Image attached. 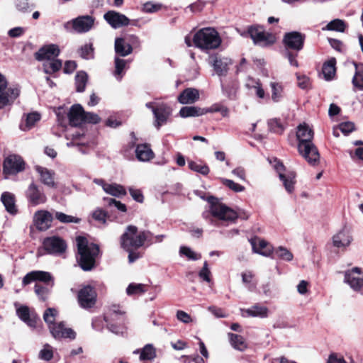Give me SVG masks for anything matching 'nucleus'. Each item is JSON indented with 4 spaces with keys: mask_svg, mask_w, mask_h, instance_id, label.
I'll return each mask as SVG.
<instances>
[{
    "mask_svg": "<svg viewBox=\"0 0 363 363\" xmlns=\"http://www.w3.org/2000/svg\"><path fill=\"white\" fill-rule=\"evenodd\" d=\"M152 243V235L150 231H139L138 228L133 225H128L120 238L121 247L128 252L129 263H133L142 257L141 254L137 252L139 248L145 245L149 246Z\"/></svg>",
    "mask_w": 363,
    "mask_h": 363,
    "instance_id": "f257e3e1",
    "label": "nucleus"
},
{
    "mask_svg": "<svg viewBox=\"0 0 363 363\" xmlns=\"http://www.w3.org/2000/svg\"><path fill=\"white\" fill-rule=\"evenodd\" d=\"M78 263L84 271L91 270L95 264V259L99 252V246L89 243L84 237L79 236L76 239Z\"/></svg>",
    "mask_w": 363,
    "mask_h": 363,
    "instance_id": "f03ea898",
    "label": "nucleus"
},
{
    "mask_svg": "<svg viewBox=\"0 0 363 363\" xmlns=\"http://www.w3.org/2000/svg\"><path fill=\"white\" fill-rule=\"evenodd\" d=\"M208 201L210 206L209 210L204 211L202 214L204 219L213 222L211 218V216H212L219 220L233 222L238 218V214L235 211L220 202L216 198L209 197Z\"/></svg>",
    "mask_w": 363,
    "mask_h": 363,
    "instance_id": "7ed1b4c3",
    "label": "nucleus"
},
{
    "mask_svg": "<svg viewBox=\"0 0 363 363\" xmlns=\"http://www.w3.org/2000/svg\"><path fill=\"white\" fill-rule=\"evenodd\" d=\"M193 42L198 48L209 50L218 48L221 43V38L214 28L208 27L199 30L194 35Z\"/></svg>",
    "mask_w": 363,
    "mask_h": 363,
    "instance_id": "20e7f679",
    "label": "nucleus"
},
{
    "mask_svg": "<svg viewBox=\"0 0 363 363\" xmlns=\"http://www.w3.org/2000/svg\"><path fill=\"white\" fill-rule=\"evenodd\" d=\"M145 106L152 110L155 118L153 125L157 130L167 123L168 118L172 115L171 107L164 103L148 102Z\"/></svg>",
    "mask_w": 363,
    "mask_h": 363,
    "instance_id": "39448f33",
    "label": "nucleus"
},
{
    "mask_svg": "<svg viewBox=\"0 0 363 363\" xmlns=\"http://www.w3.org/2000/svg\"><path fill=\"white\" fill-rule=\"evenodd\" d=\"M19 92L16 87H9L6 77L0 73V109L12 104Z\"/></svg>",
    "mask_w": 363,
    "mask_h": 363,
    "instance_id": "423d86ee",
    "label": "nucleus"
},
{
    "mask_svg": "<svg viewBox=\"0 0 363 363\" xmlns=\"http://www.w3.org/2000/svg\"><path fill=\"white\" fill-rule=\"evenodd\" d=\"M269 163L272 164L273 167L279 174L280 180L283 182L285 189L287 192L291 193L294 189V184L296 183V173L294 172H287L284 173V164L278 160L277 158L269 160Z\"/></svg>",
    "mask_w": 363,
    "mask_h": 363,
    "instance_id": "0eeeda50",
    "label": "nucleus"
},
{
    "mask_svg": "<svg viewBox=\"0 0 363 363\" xmlns=\"http://www.w3.org/2000/svg\"><path fill=\"white\" fill-rule=\"evenodd\" d=\"M248 33L254 43L260 46H268L276 41L275 36L264 31L262 26H252L248 28Z\"/></svg>",
    "mask_w": 363,
    "mask_h": 363,
    "instance_id": "6e6552de",
    "label": "nucleus"
},
{
    "mask_svg": "<svg viewBox=\"0 0 363 363\" xmlns=\"http://www.w3.org/2000/svg\"><path fill=\"white\" fill-rule=\"evenodd\" d=\"M94 19L90 16H79L64 24V28L67 31L77 33H86L89 31L94 25Z\"/></svg>",
    "mask_w": 363,
    "mask_h": 363,
    "instance_id": "1a4fd4ad",
    "label": "nucleus"
},
{
    "mask_svg": "<svg viewBox=\"0 0 363 363\" xmlns=\"http://www.w3.org/2000/svg\"><path fill=\"white\" fill-rule=\"evenodd\" d=\"M25 162L23 158L18 155L7 156L3 162V173L5 175H13L25 169Z\"/></svg>",
    "mask_w": 363,
    "mask_h": 363,
    "instance_id": "9d476101",
    "label": "nucleus"
},
{
    "mask_svg": "<svg viewBox=\"0 0 363 363\" xmlns=\"http://www.w3.org/2000/svg\"><path fill=\"white\" fill-rule=\"evenodd\" d=\"M44 249L49 253L60 255L64 253L67 249L66 242L57 236L48 237L44 239L43 242Z\"/></svg>",
    "mask_w": 363,
    "mask_h": 363,
    "instance_id": "9b49d317",
    "label": "nucleus"
},
{
    "mask_svg": "<svg viewBox=\"0 0 363 363\" xmlns=\"http://www.w3.org/2000/svg\"><path fill=\"white\" fill-rule=\"evenodd\" d=\"M298 150L299 154L310 164L315 165L318 163L320 155L317 147L315 146L313 142L298 144Z\"/></svg>",
    "mask_w": 363,
    "mask_h": 363,
    "instance_id": "f8f14e48",
    "label": "nucleus"
},
{
    "mask_svg": "<svg viewBox=\"0 0 363 363\" xmlns=\"http://www.w3.org/2000/svg\"><path fill=\"white\" fill-rule=\"evenodd\" d=\"M78 301L81 307L90 308L96 301V292L91 286H84L78 292Z\"/></svg>",
    "mask_w": 363,
    "mask_h": 363,
    "instance_id": "ddd939ff",
    "label": "nucleus"
},
{
    "mask_svg": "<svg viewBox=\"0 0 363 363\" xmlns=\"http://www.w3.org/2000/svg\"><path fill=\"white\" fill-rule=\"evenodd\" d=\"M305 36L299 32L292 31L284 35L283 43L286 50H294L296 52L302 50Z\"/></svg>",
    "mask_w": 363,
    "mask_h": 363,
    "instance_id": "4468645a",
    "label": "nucleus"
},
{
    "mask_svg": "<svg viewBox=\"0 0 363 363\" xmlns=\"http://www.w3.org/2000/svg\"><path fill=\"white\" fill-rule=\"evenodd\" d=\"M52 214L45 210L37 211L33 215V225L40 231H45L52 225Z\"/></svg>",
    "mask_w": 363,
    "mask_h": 363,
    "instance_id": "2eb2a0df",
    "label": "nucleus"
},
{
    "mask_svg": "<svg viewBox=\"0 0 363 363\" xmlns=\"http://www.w3.org/2000/svg\"><path fill=\"white\" fill-rule=\"evenodd\" d=\"M26 196L29 203L32 206H38L45 203L47 201L46 195L43 189L32 182L28 187Z\"/></svg>",
    "mask_w": 363,
    "mask_h": 363,
    "instance_id": "dca6fc26",
    "label": "nucleus"
},
{
    "mask_svg": "<svg viewBox=\"0 0 363 363\" xmlns=\"http://www.w3.org/2000/svg\"><path fill=\"white\" fill-rule=\"evenodd\" d=\"M345 281L354 291H359L363 287V274L359 267L347 270L345 274Z\"/></svg>",
    "mask_w": 363,
    "mask_h": 363,
    "instance_id": "f3484780",
    "label": "nucleus"
},
{
    "mask_svg": "<svg viewBox=\"0 0 363 363\" xmlns=\"http://www.w3.org/2000/svg\"><path fill=\"white\" fill-rule=\"evenodd\" d=\"M124 312L121 310L120 306L113 305L110 309L108 314L104 316V320L107 323V328L113 333L119 335L122 333L121 327L109 323V320H119L123 317Z\"/></svg>",
    "mask_w": 363,
    "mask_h": 363,
    "instance_id": "a211bd4d",
    "label": "nucleus"
},
{
    "mask_svg": "<svg viewBox=\"0 0 363 363\" xmlns=\"http://www.w3.org/2000/svg\"><path fill=\"white\" fill-rule=\"evenodd\" d=\"M104 19L113 28H118L128 26L130 23L129 18L124 14L115 11H109L104 16Z\"/></svg>",
    "mask_w": 363,
    "mask_h": 363,
    "instance_id": "6ab92c4d",
    "label": "nucleus"
},
{
    "mask_svg": "<svg viewBox=\"0 0 363 363\" xmlns=\"http://www.w3.org/2000/svg\"><path fill=\"white\" fill-rule=\"evenodd\" d=\"M49 329L55 339L69 338L74 340L76 337L75 332L71 328H65L62 322L50 325Z\"/></svg>",
    "mask_w": 363,
    "mask_h": 363,
    "instance_id": "aec40b11",
    "label": "nucleus"
},
{
    "mask_svg": "<svg viewBox=\"0 0 363 363\" xmlns=\"http://www.w3.org/2000/svg\"><path fill=\"white\" fill-rule=\"evenodd\" d=\"M209 63L213 67L218 76L226 75L228 66L232 64L231 60L228 57H220L217 55L211 56Z\"/></svg>",
    "mask_w": 363,
    "mask_h": 363,
    "instance_id": "412c9836",
    "label": "nucleus"
},
{
    "mask_svg": "<svg viewBox=\"0 0 363 363\" xmlns=\"http://www.w3.org/2000/svg\"><path fill=\"white\" fill-rule=\"evenodd\" d=\"M250 242L252 247V251L255 253L259 254L264 257H269L273 252L272 245L262 239L254 238H252Z\"/></svg>",
    "mask_w": 363,
    "mask_h": 363,
    "instance_id": "4be33fe9",
    "label": "nucleus"
},
{
    "mask_svg": "<svg viewBox=\"0 0 363 363\" xmlns=\"http://www.w3.org/2000/svg\"><path fill=\"white\" fill-rule=\"evenodd\" d=\"M60 54V49L57 45L51 44L41 48L35 54V57L38 61L50 60L55 59Z\"/></svg>",
    "mask_w": 363,
    "mask_h": 363,
    "instance_id": "5701e85b",
    "label": "nucleus"
},
{
    "mask_svg": "<svg viewBox=\"0 0 363 363\" xmlns=\"http://www.w3.org/2000/svg\"><path fill=\"white\" fill-rule=\"evenodd\" d=\"M53 278L48 272L32 271L28 273L23 279V284L27 285L33 281H40L44 283L52 281Z\"/></svg>",
    "mask_w": 363,
    "mask_h": 363,
    "instance_id": "b1692460",
    "label": "nucleus"
},
{
    "mask_svg": "<svg viewBox=\"0 0 363 363\" xmlns=\"http://www.w3.org/2000/svg\"><path fill=\"white\" fill-rule=\"evenodd\" d=\"M241 315L243 317H256L260 318H265L268 317L269 309L267 307L260 305L255 304L247 309H240Z\"/></svg>",
    "mask_w": 363,
    "mask_h": 363,
    "instance_id": "393cba45",
    "label": "nucleus"
},
{
    "mask_svg": "<svg viewBox=\"0 0 363 363\" xmlns=\"http://www.w3.org/2000/svg\"><path fill=\"white\" fill-rule=\"evenodd\" d=\"M35 169L39 174L40 180L43 184L50 188L56 187L55 172L53 171L39 165L35 166Z\"/></svg>",
    "mask_w": 363,
    "mask_h": 363,
    "instance_id": "a878e982",
    "label": "nucleus"
},
{
    "mask_svg": "<svg viewBox=\"0 0 363 363\" xmlns=\"http://www.w3.org/2000/svg\"><path fill=\"white\" fill-rule=\"evenodd\" d=\"M84 110L80 104L73 105L68 113L70 125L79 126L83 123Z\"/></svg>",
    "mask_w": 363,
    "mask_h": 363,
    "instance_id": "bb28decb",
    "label": "nucleus"
},
{
    "mask_svg": "<svg viewBox=\"0 0 363 363\" xmlns=\"http://www.w3.org/2000/svg\"><path fill=\"white\" fill-rule=\"evenodd\" d=\"M351 242L352 237L350 231L345 227L333 237V245L337 248L347 247Z\"/></svg>",
    "mask_w": 363,
    "mask_h": 363,
    "instance_id": "cd10ccee",
    "label": "nucleus"
},
{
    "mask_svg": "<svg viewBox=\"0 0 363 363\" xmlns=\"http://www.w3.org/2000/svg\"><path fill=\"white\" fill-rule=\"evenodd\" d=\"M16 313L18 318L31 328L35 327L37 316L34 313H30L28 307L21 306L16 309Z\"/></svg>",
    "mask_w": 363,
    "mask_h": 363,
    "instance_id": "c85d7f7f",
    "label": "nucleus"
},
{
    "mask_svg": "<svg viewBox=\"0 0 363 363\" xmlns=\"http://www.w3.org/2000/svg\"><path fill=\"white\" fill-rule=\"evenodd\" d=\"M40 114L36 111L24 114L20 124V129L23 131H28L30 130L35 126V123L40 120Z\"/></svg>",
    "mask_w": 363,
    "mask_h": 363,
    "instance_id": "c756f323",
    "label": "nucleus"
},
{
    "mask_svg": "<svg viewBox=\"0 0 363 363\" xmlns=\"http://www.w3.org/2000/svg\"><path fill=\"white\" fill-rule=\"evenodd\" d=\"M296 137L298 140V144L312 142L313 131L306 124H300L297 128Z\"/></svg>",
    "mask_w": 363,
    "mask_h": 363,
    "instance_id": "7c9ffc66",
    "label": "nucleus"
},
{
    "mask_svg": "<svg viewBox=\"0 0 363 363\" xmlns=\"http://www.w3.org/2000/svg\"><path fill=\"white\" fill-rule=\"evenodd\" d=\"M199 98V93L196 89L187 88L178 96V101L182 104H193Z\"/></svg>",
    "mask_w": 363,
    "mask_h": 363,
    "instance_id": "2f4dec72",
    "label": "nucleus"
},
{
    "mask_svg": "<svg viewBox=\"0 0 363 363\" xmlns=\"http://www.w3.org/2000/svg\"><path fill=\"white\" fill-rule=\"evenodd\" d=\"M136 157L142 162H147L154 157V153L147 144H140L135 149Z\"/></svg>",
    "mask_w": 363,
    "mask_h": 363,
    "instance_id": "473e14b6",
    "label": "nucleus"
},
{
    "mask_svg": "<svg viewBox=\"0 0 363 363\" xmlns=\"http://www.w3.org/2000/svg\"><path fill=\"white\" fill-rule=\"evenodd\" d=\"M223 94L230 100H235L239 88L238 82L235 80H230L225 84H222Z\"/></svg>",
    "mask_w": 363,
    "mask_h": 363,
    "instance_id": "72a5a7b5",
    "label": "nucleus"
},
{
    "mask_svg": "<svg viewBox=\"0 0 363 363\" xmlns=\"http://www.w3.org/2000/svg\"><path fill=\"white\" fill-rule=\"evenodd\" d=\"M114 48L116 53L121 57H125L133 51L132 46L122 38H118L115 40Z\"/></svg>",
    "mask_w": 363,
    "mask_h": 363,
    "instance_id": "f704fd0d",
    "label": "nucleus"
},
{
    "mask_svg": "<svg viewBox=\"0 0 363 363\" xmlns=\"http://www.w3.org/2000/svg\"><path fill=\"white\" fill-rule=\"evenodd\" d=\"M1 200L9 213L11 214H16L17 213L15 196L13 194L7 191L4 192L1 194Z\"/></svg>",
    "mask_w": 363,
    "mask_h": 363,
    "instance_id": "c9c22d12",
    "label": "nucleus"
},
{
    "mask_svg": "<svg viewBox=\"0 0 363 363\" xmlns=\"http://www.w3.org/2000/svg\"><path fill=\"white\" fill-rule=\"evenodd\" d=\"M203 115V108L197 106H184L179 111V116L182 118L196 117Z\"/></svg>",
    "mask_w": 363,
    "mask_h": 363,
    "instance_id": "e433bc0d",
    "label": "nucleus"
},
{
    "mask_svg": "<svg viewBox=\"0 0 363 363\" xmlns=\"http://www.w3.org/2000/svg\"><path fill=\"white\" fill-rule=\"evenodd\" d=\"M104 191L115 197H121L126 194L125 188L116 183L108 184L104 188Z\"/></svg>",
    "mask_w": 363,
    "mask_h": 363,
    "instance_id": "4c0bfd02",
    "label": "nucleus"
},
{
    "mask_svg": "<svg viewBox=\"0 0 363 363\" xmlns=\"http://www.w3.org/2000/svg\"><path fill=\"white\" fill-rule=\"evenodd\" d=\"M128 61L121 59L118 57H115V70L113 75L117 80L121 81L127 67Z\"/></svg>",
    "mask_w": 363,
    "mask_h": 363,
    "instance_id": "58836bf2",
    "label": "nucleus"
},
{
    "mask_svg": "<svg viewBox=\"0 0 363 363\" xmlns=\"http://www.w3.org/2000/svg\"><path fill=\"white\" fill-rule=\"evenodd\" d=\"M62 61L60 60L52 59L46 60L43 62V70L46 74H52L59 71L62 67Z\"/></svg>",
    "mask_w": 363,
    "mask_h": 363,
    "instance_id": "ea45409f",
    "label": "nucleus"
},
{
    "mask_svg": "<svg viewBox=\"0 0 363 363\" xmlns=\"http://www.w3.org/2000/svg\"><path fill=\"white\" fill-rule=\"evenodd\" d=\"M272 253H274L275 257L284 261L290 262L294 259L292 252L283 246H279L274 249L273 248Z\"/></svg>",
    "mask_w": 363,
    "mask_h": 363,
    "instance_id": "a19ab883",
    "label": "nucleus"
},
{
    "mask_svg": "<svg viewBox=\"0 0 363 363\" xmlns=\"http://www.w3.org/2000/svg\"><path fill=\"white\" fill-rule=\"evenodd\" d=\"M272 99L274 102H279L284 97V87L278 82H271Z\"/></svg>",
    "mask_w": 363,
    "mask_h": 363,
    "instance_id": "79ce46f5",
    "label": "nucleus"
},
{
    "mask_svg": "<svg viewBox=\"0 0 363 363\" xmlns=\"http://www.w3.org/2000/svg\"><path fill=\"white\" fill-rule=\"evenodd\" d=\"M335 60L331 59L324 63L323 66V74L326 80H330L335 74Z\"/></svg>",
    "mask_w": 363,
    "mask_h": 363,
    "instance_id": "37998d69",
    "label": "nucleus"
},
{
    "mask_svg": "<svg viewBox=\"0 0 363 363\" xmlns=\"http://www.w3.org/2000/svg\"><path fill=\"white\" fill-rule=\"evenodd\" d=\"M229 337L230 343L235 349L243 351L247 347L245 340L241 335L229 333Z\"/></svg>",
    "mask_w": 363,
    "mask_h": 363,
    "instance_id": "c03bdc74",
    "label": "nucleus"
},
{
    "mask_svg": "<svg viewBox=\"0 0 363 363\" xmlns=\"http://www.w3.org/2000/svg\"><path fill=\"white\" fill-rule=\"evenodd\" d=\"M88 80V76L84 72H79L75 77L76 89L78 92L84 91Z\"/></svg>",
    "mask_w": 363,
    "mask_h": 363,
    "instance_id": "a18cd8bd",
    "label": "nucleus"
},
{
    "mask_svg": "<svg viewBox=\"0 0 363 363\" xmlns=\"http://www.w3.org/2000/svg\"><path fill=\"white\" fill-rule=\"evenodd\" d=\"M356 72L352 78L353 85L360 90H363V67L355 65Z\"/></svg>",
    "mask_w": 363,
    "mask_h": 363,
    "instance_id": "49530a36",
    "label": "nucleus"
},
{
    "mask_svg": "<svg viewBox=\"0 0 363 363\" xmlns=\"http://www.w3.org/2000/svg\"><path fill=\"white\" fill-rule=\"evenodd\" d=\"M146 291L145 285L143 284L132 283L126 289V293L129 296L140 295Z\"/></svg>",
    "mask_w": 363,
    "mask_h": 363,
    "instance_id": "de8ad7c7",
    "label": "nucleus"
},
{
    "mask_svg": "<svg viewBox=\"0 0 363 363\" xmlns=\"http://www.w3.org/2000/svg\"><path fill=\"white\" fill-rule=\"evenodd\" d=\"M346 24L345 21L338 18L331 21L326 26L327 30H335L338 32H344Z\"/></svg>",
    "mask_w": 363,
    "mask_h": 363,
    "instance_id": "09e8293b",
    "label": "nucleus"
},
{
    "mask_svg": "<svg viewBox=\"0 0 363 363\" xmlns=\"http://www.w3.org/2000/svg\"><path fill=\"white\" fill-rule=\"evenodd\" d=\"M156 357L155 350L152 345H145L141 353L140 358L143 360H152Z\"/></svg>",
    "mask_w": 363,
    "mask_h": 363,
    "instance_id": "8fccbe9b",
    "label": "nucleus"
},
{
    "mask_svg": "<svg viewBox=\"0 0 363 363\" xmlns=\"http://www.w3.org/2000/svg\"><path fill=\"white\" fill-rule=\"evenodd\" d=\"M55 218L57 220H58L60 223H78L80 222V218H77V217H74V216H69V215H67L62 212H55Z\"/></svg>",
    "mask_w": 363,
    "mask_h": 363,
    "instance_id": "3c124183",
    "label": "nucleus"
},
{
    "mask_svg": "<svg viewBox=\"0 0 363 363\" xmlns=\"http://www.w3.org/2000/svg\"><path fill=\"white\" fill-rule=\"evenodd\" d=\"M188 165L192 171L199 172L203 175H206L209 172V168L206 164L190 161L189 162Z\"/></svg>",
    "mask_w": 363,
    "mask_h": 363,
    "instance_id": "603ef678",
    "label": "nucleus"
},
{
    "mask_svg": "<svg viewBox=\"0 0 363 363\" xmlns=\"http://www.w3.org/2000/svg\"><path fill=\"white\" fill-rule=\"evenodd\" d=\"M57 314V311L52 308H48L44 314H43V319L46 323L48 324V327L50 328V325H53L56 324L55 323V317Z\"/></svg>",
    "mask_w": 363,
    "mask_h": 363,
    "instance_id": "864d4df0",
    "label": "nucleus"
},
{
    "mask_svg": "<svg viewBox=\"0 0 363 363\" xmlns=\"http://www.w3.org/2000/svg\"><path fill=\"white\" fill-rule=\"evenodd\" d=\"M39 358L44 361H50L53 357L52 347L49 344H45L40 351Z\"/></svg>",
    "mask_w": 363,
    "mask_h": 363,
    "instance_id": "5fc2aeb1",
    "label": "nucleus"
},
{
    "mask_svg": "<svg viewBox=\"0 0 363 363\" xmlns=\"http://www.w3.org/2000/svg\"><path fill=\"white\" fill-rule=\"evenodd\" d=\"M268 125L271 131L277 134H281L284 130L283 124L277 118L269 120L268 122Z\"/></svg>",
    "mask_w": 363,
    "mask_h": 363,
    "instance_id": "6e6d98bb",
    "label": "nucleus"
},
{
    "mask_svg": "<svg viewBox=\"0 0 363 363\" xmlns=\"http://www.w3.org/2000/svg\"><path fill=\"white\" fill-rule=\"evenodd\" d=\"M80 56L86 60L92 59L94 57V48L92 44H85L79 50Z\"/></svg>",
    "mask_w": 363,
    "mask_h": 363,
    "instance_id": "4d7b16f0",
    "label": "nucleus"
},
{
    "mask_svg": "<svg viewBox=\"0 0 363 363\" xmlns=\"http://www.w3.org/2000/svg\"><path fill=\"white\" fill-rule=\"evenodd\" d=\"M221 182L223 185L228 187L230 189L235 192H242L245 190V186L235 183L234 181L228 179H221Z\"/></svg>",
    "mask_w": 363,
    "mask_h": 363,
    "instance_id": "13d9d810",
    "label": "nucleus"
},
{
    "mask_svg": "<svg viewBox=\"0 0 363 363\" xmlns=\"http://www.w3.org/2000/svg\"><path fill=\"white\" fill-rule=\"evenodd\" d=\"M179 252L180 254L186 256L188 259L191 260H198L201 257L200 254L194 252L190 247H181Z\"/></svg>",
    "mask_w": 363,
    "mask_h": 363,
    "instance_id": "bf43d9fd",
    "label": "nucleus"
},
{
    "mask_svg": "<svg viewBox=\"0 0 363 363\" xmlns=\"http://www.w3.org/2000/svg\"><path fill=\"white\" fill-rule=\"evenodd\" d=\"M92 217L95 220L98 221L99 223L106 224V219L108 217V213L101 208H96L92 213Z\"/></svg>",
    "mask_w": 363,
    "mask_h": 363,
    "instance_id": "052dcab7",
    "label": "nucleus"
},
{
    "mask_svg": "<svg viewBox=\"0 0 363 363\" xmlns=\"http://www.w3.org/2000/svg\"><path fill=\"white\" fill-rule=\"evenodd\" d=\"M101 121L100 117L91 112H86L84 111V118H83V123H93L96 124Z\"/></svg>",
    "mask_w": 363,
    "mask_h": 363,
    "instance_id": "680f3d73",
    "label": "nucleus"
},
{
    "mask_svg": "<svg viewBox=\"0 0 363 363\" xmlns=\"http://www.w3.org/2000/svg\"><path fill=\"white\" fill-rule=\"evenodd\" d=\"M247 87L253 88L255 91V94L259 99H263L265 96V92L262 86V84L259 81L253 82V84L250 85L249 83L247 84Z\"/></svg>",
    "mask_w": 363,
    "mask_h": 363,
    "instance_id": "e2e57ef3",
    "label": "nucleus"
},
{
    "mask_svg": "<svg viewBox=\"0 0 363 363\" xmlns=\"http://www.w3.org/2000/svg\"><path fill=\"white\" fill-rule=\"evenodd\" d=\"M296 79L298 81V87H300L302 89H307L310 88L311 82L308 77L296 74Z\"/></svg>",
    "mask_w": 363,
    "mask_h": 363,
    "instance_id": "0e129e2a",
    "label": "nucleus"
},
{
    "mask_svg": "<svg viewBox=\"0 0 363 363\" xmlns=\"http://www.w3.org/2000/svg\"><path fill=\"white\" fill-rule=\"evenodd\" d=\"M284 56L288 59L289 62L291 66H294L295 67H298V62L296 60V57L298 56L297 53H293L291 51L289 50H285L284 52Z\"/></svg>",
    "mask_w": 363,
    "mask_h": 363,
    "instance_id": "69168bd1",
    "label": "nucleus"
},
{
    "mask_svg": "<svg viewBox=\"0 0 363 363\" xmlns=\"http://www.w3.org/2000/svg\"><path fill=\"white\" fill-rule=\"evenodd\" d=\"M161 5L159 4H154L152 2H146L143 6V11L145 13H154L159 11Z\"/></svg>",
    "mask_w": 363,
    "mask_h": 363,
    "instance_id": "338daca9",
    "label": "nucleus"
},
{
    "mask_svg": "<svg viewBox=\"0 0 363 363\" xmlns=\"http://www.w3.org/2000/svg\"><path fill=\"white\" fill-rule=\"evenodd\" d=\"M35 292L41 300L45 301L48 294V289L40 284H35Z\"/></svg>",
    "mask_w": 363,
    "mask_h": 363,
    "instance_id": "774afa93",
    "label": "nucleus"
}]
</instances>
